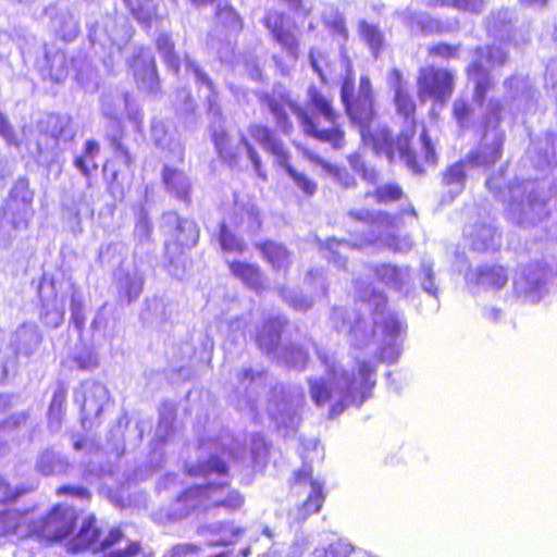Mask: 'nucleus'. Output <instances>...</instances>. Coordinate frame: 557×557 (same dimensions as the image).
<instances>
[{"mask_svg": "<svg viewBox=\"0 0 557 557\" xmlns=\"http://www.w3.org/2000/svg\"><path fill=\"white\" fill-rule=\"evenodd\" d=\"M220 441L222 448L228 450L230 455L234 458L240 459L245 456L246 448L238 438L222 436Z\"/></svg>", "mask_w": 557, "mask_h": 557, "instance_id": "nucleus-61", "label": "nucleus"}, {"mask_svg": "<svg viewBox=\"0 0 557 557\" xmlns=\"http://www.w3.org/2000/svg\"><path fill=\"white\" fill-rule=\"evenodd\" d=\"M185 66L190 72L196 83L208 90V111L213 117L221 119V107L218 101V92L210 76L189 57H185Z\"/></svg>", "mask_w": 557, "mask_h": 557, "instance_id": "nucleus-33", "label": "nucleus"}, {"mask_svg": "<svg viewBox=\"0 0 557 557\" xmlns=\"http://www.w3.org/2000/svg\"><path fill=\"white\" fill-rule=\"evenodd\" d=\"M419 281H420L422 289L435 298L434 309L437 310L438 309L437 286L435 283L433 264L430 261L423 260L421 262L420 271H419Z\"/></svg>", "mask_w": 557, "mask_h": 557, "instance_id": "nucleus-49", "label": "nucleus"}, {"mask_svg": "<svg viewBox=\"0 0 557 557\" xmlns=\"http://www.w3.org/2000/svg\"><path fill=\"white\" fill-rule=\"evenodd\" d=\"M71 317L74 324L82 329L85 324V315L81 297L74 293L71 298Z\"/></svg>", "mask_w": 557, "mask_h": 557, "instance_id": "nucleus-62", "label": "nucleus"}, {"mask_svg": "<svg viewBox=\"0 0 557 557\" xmlns=\"http://www.w3.org/2000/svg\"><path fill=\"white\" fill-rule=\"evenodd\" d=\"M151 137L156 145L162 149H169L177 160H183L184 151L181 143L168 135L163 122H153L151 127Z\"/></svg>", "mask_w": 557, "mask_h": 557, "instance_id": "nucleus-43", "label": "nucleus"}, {"mask_svg": "<svg viewBox=\"0 0 557 557\" xmlns=\"http://www.w3.org/2000/svg\"><path fill=\"white\" fill-rule=\"evenodd\" d=\"M162 178L170 195L182 201H189L191 183L183 171L165 165Z\"/></svg>", "mask_w": 557, "mask_h": 557, "instance_id": "nucleus-34", "label": "nucleus"}, {"mask_svg": "<svg viewBox=\"0 0 557 557\" xmlns=\"http://www.w3.org/2000/svg\"><path fill=\"white\" fill-rule=\"evenodd\" d=\"M134 78L138 87L148 92H154L159 86V77L154 58L147 48H139L131 63Z\"/></svg>", "mask_w": 557, "mask_h": 557, "instance_id": "nucleus-24", "label": "nucleus"}, {"mask_svg": "<svg viewBox=\"0 0 557 557\" xmlns=\"http://www.w3.org/2000/svg\"><path fill=\"white\" fill-rule=\"evenodd\" d=\"M235 387L236 406L240 411L256 412L258 409V395L265 387V373L261 370L243 368L237 373Z\"/></svg>", "mask_w": 557, "mask_h": 557, "instance_id": "nucleus-17", "label": "nucleus"}, {"mask_svg": "<svg viewBox=\"0 0 557 557\" xmlns=\"http://www.w3.org/2000/svg\"><path fill=\"white\" fill-rule=\"evenodd\" d=\"M67 389L64 384L59 383L57 388L53 392V396L48 410V423L49 428L57 432L61 428V422L63 418V406L66 400Z\"/></svg>", "mask_w": 557, "mask_h": 557, "instance_id": "nucleus-42", "label": "nucleus"}, {"mask_svg": "<svg viewBox=\"0 0 557 557\" xmlns=\"http://www.w3.org/2000/svg\"><path fill=\"white\" fill-rule=\"evenodd\" d=\"M376 278L388 288L408 296L414 288L411 269L408 265L381 263L373 265Z\"/></svg>", "mask_w": 557, "mask_h": 557, "instance_id": "nucleus-23", "label": "nucleus"}, {"mask_svg": "<svg viewBox=\"0 0 557 557\" xmlns=\"http://www.w3.org/2000/svg\"><path fill=\"white\" fill-rule=\"evenodd\" d=\"M101 106L103 114L110 119L117 120L126 111L127 116L135 123L138 124L141 120L139 111L131 106L128 95L103 96Z\"/></svg>", "mask_w": 557, "mask_h": 557, "instance_id": "nucleus-36", "label": "nucleus"}, {"mask_svg": "<svg viewBox=\"0 0 557 557\" xmlns=\"http://www.w3.org/2000/svg\"><path fill=\"white\" fill-rule=\"evenodd\" d=\"M466 280L469 284H475L484 289H499L507 283L508 275L500 265H482L469 271Z\"/></svg>", "mask_w": 557, "mask_h": 557, "instance_id": "nucleus-31", "label": "nucleus"}, {"mask_svg": "<svg viewBox=\"0 0 557 557\" xmlns=\"http://www.w3.org/2000/svg\"><path fill=\"white\" fill-rule=\"evenodd\" d=\"M502 110L500 101L490 99L487 104L486 123L491 125L499 122V112ZM504 132L496 126L485 131L481 144L472 150L466 160L469 164L476 168H490L498 161L503 153Z\"/></svg>", "mask_w": 557, "mask_h": 557, "instance_id": "nucleus-9", "label": "nucleus"}, {"mask_svg": "<svg viewBox=\"0 0 557 557\" xmlns=\"http://www.w3.org/2000/svg\"><path fill=\"white\" fill-rule=\"evenodd\" d=\"M188 473L203 478L205 483L187 488L168 508L170 520H181L196 509L223 507L235 510L243 506L244 497L228 486L226 465L218 457L188 469Z\"/></svg>", "mask_w": 557, "mask_h": 557, "instance_id": "nucleus-3", "label": "nucleus"}, {"mask_svg": "<svg viewBox=\"0 0 557 557\" xmlns=\"http://www.w3.org/2000/svg\"><path fill=\"white\" fill-rule=\"evenodd\" d=\"M36 132L37 152L41 157L53 156L61 143L66 144L75 136L70 116L59 114L41 117Z\"/></svg>", "mask_w": 557, "mask_h": 557, "instance_id": "nucleus-10", "label": "nucleus"}, {"mask_svg": "<svg viewBox=\"0 0 557 557\" xmlns=\"http://www.w3.org/2000/svg\"><path fill=\"white\" fill-rule=\"evenodd\" d=\"M89 37L92 45L98 44L103 48L116 47L117 50H121L122 45L126 42L129 35L125 25L117 27L112 17H106L101 24L97 23L91 27Z\"/></svg>", "mask_w": 557, "mask_h": 557, "instance_id": "nucleus-26", "label": "nucleus"}, {"mask_svg": "<svg viewBox=\"0 0 557 557\" xmlns=\"http://www.w3.org/2000/svg\"><path fill=\"white\" fill-rule=\"evenodd\" d=\"M268 107L273 114L280 131L284 134H289L293 128V124L288 119L285 104L273 98H270L268 100Z\"/></svg>", "mask_w": 557, "mask_h": 557, "instance_id": "nucleus-54", "label": "nucleus"}, {"mask_svg": "<svg viewBox=\"0 0 557 557\" xmlns=\"http://www.w3.org/2000/svg\"><path fill=\"white\" fill-rule=\"evenodd\" d=\"M124 3L129 7L134 17L146 26H150L152 20L157 16V8L153 0H124Z\"/></svg>", "mask_w": 557, "mask_h": 557, "instance_id": "nucleus-45", "label": "nucleus"}, {"mask_svg": "<svg viewBox=\"0 0 557 557\" xmlns=\"http://www.w3.org/2000/svg\"><path fill=\"white\" fill-rule=\"evenodd\" d=\"M264 23L274 39L282 46L288 55L296 60L298 55V41L290 32V27L287 25L285 15L276 11L269 12L264 17Z\"/></svg>", "mask_w": 557, "mask_h": 557, "instance_id": "nucleus-28", "label": "nucleus"}, {"mask_svg": "<svg viewBox=\"0 0 557 557\" xmlns=\"http://www.w3.org/2000/svg\"><path fill=\"white\" fill-rule=\"evenodd\" d=\"M250 137L267 152L274 157V162L284 169L294 183L306 194L312 196L317 190V184L307 175L296 171L289 163L290 153L283 140L274 131L260 123H251L247 128Z\"/></svg>", "mask_w": 557, "mask_h": 557, "instance_id": "nucleus-6", "label": "nucleus"}, {"mask_svg": "<svg viewBox=\"0 0 557 557\" xmlns=\"http://www.w3.org/2000/svg\"><path fill=\"white\" fill-rule=\"evenodd\" d=\"M134 234L139 243L149 240L151 234V223L146 214H140L138 218Z\"/></svg>", "mask_w": 557, "mask_h": 557, "instance_id": "nucleus-64", "label": "nucleus"}, {"mask_svg": "<svg viewBox=\"0 0 557 557\" xmlns=\"http://www.w3.org/2000/svg\"><path fill=\"white\" fill-rule=\"evenodd\" d=\"M55 33L66 41L73 40L79 32L76 15L69 10H60L52 20Z\"/></svg>", "mask_w": 557, "mask_h": 557, "instance_id": "nucleus-40", "label": "nucleus"}, {"mask_svg": "<svg viewBox=\"0 0 557 557\" xmlns=\"http://www.w3.org/2000/svg\"><path fill=\"white\" fill-rule=\"evenodd\" d=\"M219 242L225 252L243 253L246 250L245 242L228 230L226 222L221 224Z\"/></svg>", "mask_w": 557, "mask_h": 557, "instance_id": "nucleus-50", "label": "nucleus"}, {"mask_svg": "<svg viewBox=\"0 0 557 557\" xmlns=\"http://www.w3.org/2000/svg\"><path fill=\"white\" fill-rule=\"evenodd\" d=\"M50 63V76L55 82H62L67 75L66 58L61 51L53 53L51 57L46 55Z\"/></svg>", "mask_w": 557, "mask_h": 557, "instance_id": "nucleus-55", "label": "nucleus"}, {"mask_svg": "<svg viewBox=\"0 0 557 557\" xmlns=\"http://www.w3.org/2000/svg\"><path fill=\"white\" fill-rule=\"evenodd\" d=\"M108 400V389L99 382H84L74 391V401L81 406L83 421L98 418Z\"/></svg>", "mask_w": 557, "mask_h": 557, "instance_id": "nucleus-22", "label": "nucleus"}, {"mask_svg": "<svg viewBox=\"0 0 557 557\" xmlns=\"http://www.w3.org/2000/svg\"><path fill=\"white\" fill-rule=\"evenodd\" d=\"M176 417V409L173 404L166 403L160 409L159 423L156 430V435L161 441H166L170 436Z\"/></svg>", "mask_w": 557, "mask_h": 557, "instance_id": "nucleus-48", "label": "nucleus"}, {"mask_svg": "<svg viewBox=\"0 0 557 557\" xmlns=\"http://www.w3.org/2000/svg\"><path fill=\"white\" fill-rule=\"evenodd\" d=\"M292 487L297 493L308 494L306 500L296 510V520L304 521L310 515L317 513L321 509L325 499L323 494L324 484L313 479L310 465L305 462L301 469L294 472Z\"/></svg>", "mask_w": 557, "mask_h": 557, "instance_id": "nucleus-16", "label": "nucleus"}, {"mask_svg": "<svg viewBox=\"0 0 557 557\" xmlns=\"http://www.w3.org/2000/svg\"><path fill=\"white\" fill-rule=\"evenodd\" d=\"M347 242L329 239L325 246V258L337 267H344L346 262V252L350 249Z\"/></svg>", "mask_w": 557, "mask_h": 557, "instance_id": "nucleus-52", "label": "nucleus"}, {"mask_svg": "<svg viewBox=\"0 0 557 557\" xmlns=\"http://www.w3.org/2000/svg\"><path fill=\"white\" fill-rule=\"evenodd\" d=\"M267 444L261 434H253L250 440V454L253 461L259 462L267 455Z\"/></svg>", "mask_w": 557, "mask_h": 557, "instance_id": "nucleus-63", "label": "nucleus"}, {"mask_svg": "<svg viewBox=\"0 0 557 557\" xmlns=\"http://www.w3.org/2000/svg\"><path fill=\"white\" fill-rule=\"evenodd\" d=\"M33 511L9 507L0 504V539L10 541L23 540L33 536Z\"/></svg>", "mask_w": 557, "mask_h": 557, "instance_id": "nucleus-19", "label": "nucleus"}, {"mask_svg": "<svg viewBox=\"0 0 557 557\" xmlns=\"http://www.w3.org/2000/svg\"><path fill=\"white\" fill-rule=\"evenodd\" d=\"M75 520L76 512L72 507L58 505L40 519L33 515V536L46 541L62 540L73 531Z\"/></svg>", "mask_w": 557, "mask_h": 557, "instance_id": "nucleus-14", "label": "nucleus"}, {"mask_svg": "<svg viewBox=\"0 0 557 557\" xmlns=\"http://www.w3.org/2000/svg\"><path fill=\"white\" fill-rule=\"evenodd\" d=\"M215 119L218 120V123L212 125V139L219 156L232 164L236 162L237 157L243 150H245L257 175L262 180H267V174L262 168L260 154L248 140L247 136L240 132L238 141L234 144L221 123L222 117Z\"/></svg>", "mask_w": 557, "mask_h": 557, "instance_id": "nucleus-12", "label": "nucleus"}, {"mask_svg": "<svg viewBox=\"0 0 557 557\" xmlns=\"http://www.w3.org/2000/svg\"><path fill=\"white\" fill-rule=\"evenodd\" d=\"M327 27L332 30L334 35H338L342 37L344 41L348 38V30L345 25V21L342 14L337 11L333 12L330 17H324Z\"/></svg>", "mask_w": 557, "mask_h": 557, "instance_id": "nucleus-60", "label": "nucleus"}, {"mask_svg": "<svg viewBox=\"0 0 557 557\" xmlns=\"http://www.w3.org/2000/svg\"><path fill=\"white\" fill-rule=\"evenodd\" d=\"M308 97L307 108L295 103L287 104L296 115L304 133L341 149L344 146V133L339 128L338 116L333 110L331 101L315 87L309 88Z\"/></svg>", "mask_w": 557, "mask_h": 557, "instance_id": "nucleus-5", "label": "nucleus"}, {"mask_svg": "<svg viewBox=\"0 0 557 557\" xmlns=\"http://www.w3.org/2000/svg\"><path fill=\"white\" fill-rule=\"evenodd\" d=\"M504 170L487 177L486 186L505 203V215L508 221L520 227H532L542 222L548 214L546 199L534 181L510 183L504 189Z\"/></svg>", "mask_w": 557, "mask_h": 557, "instance_id": "nucleus-4", "label": "nucleus"}, {"mask_svg": "<svg viewBox=\"0 0 557 557\" xmlns=\"http://www.w3.org/2000/svg\"><path fill=\"white\" fill-rule=\"evenodd\" d=\"M232 274L243 281L248 287L259 290L263 287V276L259 267L246 262L233 261L230 263Z\"/></svg>", "mask_w": 557, "mask_h": 557, "instance_id": "nucleus-39", "label": "nucleus"}, {"mask_svg": "<svg viewBox=\"0 0 557 557\" xmlns=\"http://www.w3.org/2000/svg\"><path fill=\"white\" fill-rule=\"evenodd\" d=\"M359 34L372 51V54L376 58L385 42L384 35L381 29L374 24L361 21L359 23Z\"/></svg>", "mask_w": 557, "mask_h": 557, "instance_id": "nucleus-44", "label": "nucleus"}, {"mask_svg": "<svg viewBox=\"0 0 557 557\" xmlns=\"http://www.w3.org/2000/svg\"><path fill=\"white\" fill-rule=\"evenodd\" d=\"M119 300L129 305L136 300L144 287V276L135 267H120L115 272Z\"/></svg>", "mask_w": 557, "mask_h": 557, "instance_id": "nucleus-25", "label": "nucleus"}, {"mask_svg": "<svg viewBox=\"0 0 557 557\" xmlns=\"http://www.w3.org/2000/svg\"><path fill=\"white\" fill-rule=\"evenodd\" d=\"M70 467L66 458L52 449L41 451L35 463L37 472L44 475H58L65 473Z\"/></svg>", "mask_w": 557, "mask_h": 557, "instance_id": "nucleus-37", "label": "nucleus"}, {"mask_svg": "<svg viewBox=\"0 0 557 557\" xmlns=\"http://www.w3.org/2000/svg\"><path fill=\"white\" fill-rule=\"evenodd\" d=\"M453 86V74L446 70L425 67L420 71L418 87L421 99L428 97L437 101H444L450 97Z\"/></svg>", "mask_w": 557, "mask_h": 557, "instance_id": "nucleus-20", "label": "nucleus"}, {"mask_svg": "<svg viewBox=\"0 0 557 557\" xmlns=\"http://www.w3.org/2000/svg\"><path fill=\"white\" fill-rule=\"evenodd\" d=\"M272 398L268 405V413L277 425L295 429L298 423V409L304 403L300 388H288L276 385L272 389Z\"/></svg>", "mask_w": 557, "mask_h": 557, "instance_id": "nucleus-13", "label": "nucleus"}, {"mask_svg": "<svg viewBox=\"0 0 557 557\" xmlns=\"http://www.w3.org/2000/svg\"><path fill=\"white\" fill-rule=\"evenodd\" d=\"M356 293L362 302L373 307L372 320H366L358 311L334 309L332 320L338 332L347 334L351 354L358 366V375L349 374L338 364L333 352L323 347L315 354L324 367L325 376L308 380L312 400L322 406L330 400L333 414H339L345 406H360L375 385V367L379 361L393 363L401 354L407 324L396 312L386 310V296L363 281L356 282Z\"/></svg>", "mask_w": 557, "mask_h": 557, "instance_id": "nucleus-1", "label": "nucleus"}, {"mask_svg": "<svg viewBox=\"0 0 557 557\" xmlns=\"http://www.w3.org/2000/svg\"><path fill=\"white\" fill-rule=\"evenodd\" d=\"M467 160H461L451 164L447 170L443 173V185L447 189L449 194L450 200H453L456 196L461 194L466 184V166Z\"/></svg>", "mask_w": 557, "mask_h": 557, "instance_id": "nucleus-38", "label": "nucleus"}, {"mask_svg": "<svg viewBox=\"0 0 557 557\" xmlns=\"http://www.w3.org/2000/svg\"><path fill=\"white\" fill-rule=\"evenodd\" d=\"M11 196L16 200L22 201L23 203H30L33 201L34 194L29 189L28 180L25 177L18 178L14 184Z\"/></svg>", "mask_w": 557, "mask_h": 557, "instance_id": "nucleus-59", "label": "nucleus"}, {"mask_svg": "<svg viewBox=\"0 0 557 557\" xmlns=\"http://www.w3.org/2000/svg\"><path fill=\"white\" fill-rule=\"evenodd\" d=\"M465 236L471 248L476 251L495 250L500 245L499 235L490 219L467 225Z\"/></svg>", "mask_w": 557, "mask_h": 557, "instance_id": "nucleus-27", "label": "nucleus"}, {"mask_svg": "<svg viewBox=\"0 0 557 557\" xmlns=\"http://www.w3.org/2000/svg\"><path fill=\"white\" fill-rule=\"evenodd\" d=\"M286 324V319L283 317H275L269 319L262 329L258 332L256 342L259 348L270 355L273 354L274 358L280 354L281 347V332Z\"/></svg>", "mask_w": 557, "mask_h": 557, "instance_id": "nucleus-29", "label": "nucleus"}, {"mask_svg": "<svg viewBox=\"0 0 557 557\" xmlns=\"http://www.w3.org/2000/svg\"><path fill=\"white\" fill-rule=\"evenodd\" d=\"M352 553L354 547L349 543L337 541L330 544L318 557H350Z\"/></svg>", "mask_w": 557, "mask_h": 557, "instance_id": "nucleus-58", "label": "nucleus"}, {"mask_svg": "<svg viewBox=\"0 0 557 557\" xmlns=\"http://www.w3.org/2000/svg\"><path fill=\"white\" fill-rule=\"evenodd\" d=\"M102 531L97 525L94 516L84 519L78 533L69 543V549L73 553L90 549L94 553L106 552L119 544L123 539V533L119 529L110 530L109 534L101 539Z\"/></svg>", "mask_w": 557, "mask_h": 557, "instance_id": "nucleus-15", "label": "nucleus"}, {"mask_svg": "<svg viewBox=\"0 0 557 557\" xmlns=\"http://www.w3.org/2000/svg\"><path fill=\"white\" fill-rule=\"evenodd\" d=\"M215 15L218 21L226 28L235 32L242 29L240 16L227 1H219L216 3Z\"/></svg>", "mask_w": 557, "mask_h": 557, "instance_id": "nucleus-47", "label": "nucleus"}, {"mask_svg": "<svg viewBox=\"0 0 557 557\" xmlns=\"http://www.w3.org/2000/svg\"><path fill=\"white\" fill-rule=\"evenodd\" d=\"M157 49L161 54L168 67L177 73L181 65V60L174 51V42L168 35H160L156 41Z\"/></svg>", "mask_w": 557, "mask_h": 557, "instance_id": "nucleus-46", "label": "nucleus"}, {"mask_svg": "<svg viewBox=\"0 0 557 557\" xmlns=\"http://www.w3.org/2000/svg\"><path fill=\"white\" fill-rule=\"evenodd\" d=\"M257 248L260 249L267 261L276 270L285 269L290 263L289 252L281 244L265 242L263 244H258Z\"/></svg>", "mask_w": 557, "mask_h": 557, "instance_id": "nucleus-41", "label": "nucleus"}, {"mask_svg": "<svg viewBox=\"0 0 557 557\" xmlns=\"http://www.w3.org/2000/svg\"><path fill=\"white\" fill-rule=\"evenodd\" d=\"M354 221L364 223L371 227L368 243H380L395 252H405L410 250L412 242L410 237H398L393 230V218L382 211L369 209H352L348 212Z\"/></svg>", "mask_w": 557, "mask_h": 557, "instance_id": "nucleus-8", "label": "nucleus"}, {"mask_svg": "<svg viewBox=\"0 0 557 557\" xmlns=\"http://www.w3.org/2000/svg\"><path fill=\"white\" fill-rule=\"evenodd\" d=\"M547 271L540 263L522 268L513 278V289L527 302H537L546 290Z\"/></svg>", "mask_w": 557, "mask_h": 557, "instance_id": "nucleus-18", "label": "nucleus"}, {"mask_svg": "<svg viewBox=\"0 0 557 557\" xmlns=\"http://www.w3.org/2000/svg\"><path fill=\"white\" fill-rule=\"evenodd\" d=\"M304 285L310 292L309 296L294 289H280L281 297L296 310H308L313 305L314 296L326 294L325 278L321 270H309L304 278Z\"/></svg>", "mask_w": 557, "mask_h": 557, "instance_id": "nucleus-21", "label": "nucleus"}, {"mask_svg": "<svg viewBox=\"0 0 557 557\" xmlns=\"http://www.w3.org/2000/svg\"><path fill=\"white\" fill-rule=\"evenodd\" d=\"M162 227L169 235L165 242V253L171 263L176 262L183 255L184 248L197 245L199 230L196 223L182 219L176 212H166L162 216Z\"/></svg>", "mask_w": 557, "mask_h": 557, "instance_id": "nucleus-11", "label": "nucleus"}, {"mask_svg": "<svg viewBox=\"0 0 557 557\" xmlns=\"http://www.w3.org/2000/svg\"><path fill=\"white\" fill-rule=\"evenodd\" d=\"M507 61V52L498 46L480 47L474 50L473 59L467 71L469 79L474 84L473 102L482 107L486 94L494 87V81L490 72L504 65Z\"/></svg>", "mask_w": 557, "mask_h": 557, "instance_id": "nucleus-7", "label": "nucleus"}, {"mask_svg": "<svg viewBox=\"0 0 557 557\" xmlns=\"http://www.w3.org/2000/svg\"><path fill=\"white\" fill-rule=\"evenodd\" d=\"M230 224L255 233L261 226V220L256 205L251 200H235Z\"/></svg>", "mask_w": 557, "mask_h": 557, "instance_id": "nucleus-32", "label": "nucleus"}, {"mask_svg": "<svg viewBox=\"0 0 557 557\" xmlns=\"http://www.w3.org/2000/svg\"><path fill=\"white\" fill-rule=\"evenodd\" d=\"M389 82L395 91L394 102L397 112L405 119H409L414 113L416 104L409 95L408 84L403 81L397 69L392 71Z\"/></svg>", "mask_w": 557, "mask_h": 557, "instance_id": "nucleus-35", "label": "nucleus"}, {"mask_svg": "<svg viewBox=\"0 0 557 557\" xmlns=\"http://www.w3.org/2000/svg\"><path fill=\"white\" fill-rule=\"evenodd\" d=\"M403 190L398 185L384 184L376 187L374 191L368 190L364 198H374L377 203H387L400 199Z\"/></svg>", "mask_w": 557, "mask_h": 557, "instance_id": "nucleus-53", "label": "nucleus"}, {"mask_svg": "<svg viewBox=\"0 0 557 557\" xmlns=\"http://www.w3.org/2000/svg\"><path fill=\"white\" fill-rule=\"evenodd\" d=\"M529 158L539 169L557 164V135L548 133L533 141L528 149Z\"/></svg>", "mask_w": 557, "mask_h": 557, "instance_id": "nucleus-30", "label": "nucleus"}, {"mask_svg": "<svg viewBox=\"0 0 557 557\" xmlns=\"http://www.w3.org/2000/svg\"><path fill=\"white\" fill-rule=\"evenodd\" d=\"M349 164L351 169L361 175V177L370 183L376 184L377 182V172L374 168H370L366 164V162L361 159L359 154H352L349 157Z\"/></svg>", "mask_w": 557, "mask_h": 557, "instance_id": "nucleus-56", "label": "nucleus"}, {"mask_svg": "<svg viewBox=\"0 0 557 557\" xmlns=\"http://www.w3.org/2000/svg\"><path fill=\"white\" fill-rule=\"evenodd\" d=\"M104 557H153V554L143 549L139 543L132 542L126 548L110 550Z\"/></svg>", "mask_w": 557, "mask_h": 557, "instance_id": "nucleus-57", "label": "nucleus"}, {"mask_svg": "<svg viewBox=\"0 0 557 557\" xmlns=\"http://www.w3.org/2000/svg\"><path fill=\"white\" fill-rule=\"evenodd\" d=\"M276 358L289 367L304 369L308 360V354L301 347L292 345L290 347H283Z\"/></svg>", "mask_w": 557, "mask_h": 557, "instance_id": "nucleus-51", "label": "nucleus"}, {"mask_svg": "<svg viewBox=\"0 0 557 557\" xmlns=\"http://www.w3.org/2000/svg\"><path fill=\"white\" fill-rule=\"evenodd\" d=\"M341 99L351 122L359 126L362 139L367 141L368 138H371L376 153L384 154L389 162L399 159L412 172L417 174L421 172L416 156L410 149L408 133H401L396 139L386 128L379 129L374 135L370 133L369 124L373 119L374 111L372 86L368 76H361L356 91L352 71L348 66L341 88Z\"/></svg>", "mask_w": 557, "mask_h": 557, "instance_id": "nucleus-2", "label": "nucleus"}]
</instances>
